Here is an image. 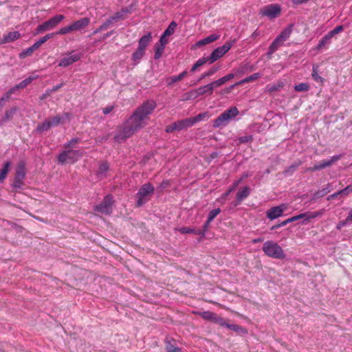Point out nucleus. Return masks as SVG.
I'll return each mask as SVG.
<instances>
[{
  "mask_svg": "<svg viewBox=\"0 0 352 352\" xmlns=\"http://www.w3.org/2000/svg\"><path fill=\"white\" fill-rule=\"evenodd\" d=\"M166 37L167 36H164V34H163L160 38L159 43H157L156 44H160V45L165 47L168 42Z\"/></svg>",
  "mask_w": 352,
  "mask_h": 352,
  "instance_id": "60",
  "label": "nucleus"
},
{
  "mask_svg": "<svg viewBox=\"0 0 352 352\" xmlns=\"http://www.w3.org/2000/svg\"><path fill=\"white\" fill-rule=\"evenodd\" d=\"M65 16L63 14H57L45 22L40 24L36 28V34H41L44 32L49 31L55 28L63 19Z\"/></svg>",
  "mask_w": 352,
  "mask_h": 352,
  "instance_id": "6",
  "label": "nucleus"
},
{
  "mask_svg": "<svg viewBox=\"0 0 352 352\" xmlns=\"http://www.w3.org/2000/svg\"><path fill=\"white\" fill-rule=\"evenodd\" d=\"M253 140V137L252 135H245V136H242V137H240L239 138V141L240 143H243V144H245V143H248V142H252Z\"/></svg>",
  "mask_w": 352,
  "mask_h": 352,
  "instance_id": "56",
  "label": "nucleus"
},
{
  "mask_svg": "<svg viewBox=\"0 0 352 352\" xmlns=\"http://www.w3.org/2000/svg\"><path fill=\"white\" fill-rule=\"evenodd\" d=\"M265 254L270 258L276 259H284L286 254L283 249L273 241H267L263 243L262 248Z\"/></svg>",
  "mask_w": 352,
  "mask_h": 352,
  "instance_id": "2",
  "label": "nucleus"
},
{
  "mask_svg": "<svg viewBox=\"0 0 352 352\" xmlns=\"http://www.w3.org/2000/svg\"><path fill=\"white\" fill-rule=\"evenodd\" d=\"M52 126L48 120H45L43 122L39 123L36 129V131L38 133H42L44 131H48Z\"/></svg>",
  "mask_w": 352,
  "mask_h": 352,
  "instance_id": "30",
  "label": "nucleus"
},
{
  "mask_svg": "<svg viewBox=\"0 0 352 352\" xmlns=\"http://www.w3.org/2000/svg\"><path fill=\"white\" fill-rule=\"evenodd\" d=\"M342 157V155H341V154L332 156L330 157V159L324 160L320 162H318L314 166H312L310 169L313 171H315V170H319L324 169L327 167H329L331 165H333L335 162L340 160Z\"/></svg>",
  "mask_w": 352,
  "mask_h": 352,
  "instance_id": "12",
  "label": "nucleus"
},
{
  "mask_svg": "<svg viewBox=\"0 0 352 352\" xmlns=\"http://www.w3.org/2000/svg\"><path fill=\"white\" fill-rule=\"evenodd\" d=\"M82 156V152L80 150L69 149L63 151L58 156V160L60 163H74Z\"/></svg>",
  "mask_w": 352,
  "mask_h": 352,
  "instance_id": "7",
  "label": "nucleus"
},
{
  "mask_svg": "<svg viewBox=\"0 0 352 352\" xmlns=\"http://www.w3.org/2000/svg\"><path fill=\"white\" fill-rule=\"evenodd\" d=\"M36 78H37V76H30V77L25 78V80H22L19 84H17L16 85L14 86L12 88L14 89V91H16V90L20 89H23L25 87H27L28 85H30Z\"/></svg>",
  "mask_w": 352,
  "mask_h": 352,
  "instance_id": "22",
  "label": "nucleus"
},
{
  "mask_svg": "<svg viewBox=\"0 0 352 352\" xmlns=\"http://www.w3.org/2000/svg\"><path fill=\"white\" fill-rule=\"evenodd\" d=\"M219 69V67H212L206 72L209 76H211L214 75Z\"/></svg>",
  "mask_w": 352,
  "mask_h": 352,
  "instance_id": "64",
  "label": "nucleus"
},
{
  "mask_svg": "<svg viewBox=\"0 0 352 352\" xmlns=\"http://www.w3.org/2000/svg\"><path fill=\"white\" fill-rule=\"evenodd\" d=\"M236 76L235 72L234 73L228 74L223 77L224 81L226 82Z\"/></svg>",
  "mask_w": 352,
  "mask_h": 352,
  "instance_id": "62",
  "label": "nucleus"
},
{
  "mask_svg": "<svg viewBox=\"0 0 352 352\" xmlns=\"http://www.w3.org/2000/svg\"><path fill=\"white\" fill-rule=\"evenodd\" d=\"M194 314L198 315L201 317L203 319L213 322L214 316L216 315L215 313L206 311H195Z\"/></svg>",
  "mask_w": 352,
  "mask_h": 352,
  "instance_id": "24",
  "label": "nucleus"
},
{
  "mask_svg": "<svg viewBox=\"0 0 352 352\" xmlns=\"http://www.w3.org/2000/svg\"><path fill=\"white\" fill-rule=\"evenodd\" d=\"M213 322L219 324L221 327H226L227 326L228 323L222 318L221 317L219 316L217 314L214 316V318L213 320Z\"/></svg>",
  "mask_w": 352,
  "mask_h": 352,
  "instance_id": "49",
  "label": "nucleus"
},
{
  "mask_svg": "<svg viewBox=\"0 0 352 352\" xmlns=\"http://www.w3.org/2000/svg\"><path fill=\"white\" fill-rule=\"evenodd\" d=\"M25 163L23 160H20L16 166V176H25Z\"/></svg>",
  "mask_w": 352,
  "mask_h": 352,
  "instance_id": "28",
  "label": "nucleus"
},
{
  "mask_svg": "<svg viewBox=\"0 0 352 352\" xmlns=\"http://www.w3.org/2000/svg\"><path fill=\"white\" fill-rule=\"evenodd\" d=\"M239 111L236 107H232L221 113L214 121L212 126L215 129L226 126L230 120L238 116Z\"/></svg>",
  "mask_w": 352,
  "mask_h": 352,
  "instance_id": "3",
  "label": "nucleus"
},
{
  "mask_svg": "<svg viewBox=\"0 0 352 352\" xmlns=\"http://www.w3.org/2000/svg\"><path fill=\"white\" fill-rule=\"evenodd\" d=\"M207 63H208L210 64V59H209L208 56L202 57V58H199L198 60H197V62L195 63L199 67Z\"/></svg>",
  "mask_w": 352,
  "mask_h": 352,
  "instance_id": "53",
  "label": "nucleus"
},
{
  "mask_svg": "<svg viewBox=\"0 0 352 352\" xmlns=\"http://www.w3.org/2000/svg\"><path fill=\"white\" fill-rule=\"evenodd\" d=\"M325 210L321 209L320 210L314 211V212H306V219L305 221H308L310 219H315L317 217H320L323 215Z\"/></svg>",
  "mask_w": 352,
  "mask_h": 352,
  "instance_id": "29",
  "label": "nucleus"
},
{
  "mask_svg": "<svg viewBox=\"0 0 352 352\" xmlns=\"http://www.w3.org/2000/svg\"><path fill=\"white\" fill-rule=\"evenodd\" d=\"M224 83H226V82L224 81L223 77L215 81L210 82L212 87H213V89L223 85Z\"/></svg>",
  "mask_w": 352,
  "mask_h": 352,
  "instance_id": "51",
  "label": "nucleus"
},
{
  "mask_svg": "<svg viewBox=\"0 0 352 352\" xmlns=\"http://www.w3.org/2000/svg\"><path fill=\"white\" fill-rule=\"evenodd\" d=\"M113 204V197L111 195H107L103 201L95 207L94 210L101 214H110L112 212Z\"/></svg>",
  "mask_w": 352,
  "mask_h": 352,
  "instance_id": "8",
  "label": "nucleus"
},
{
  "mask_svg": "<svg viewBox=\"0 0 352 352\" xmlns=\"http://www.w3.org/2000/svg\"><path fill=\"white\" fill-rule=\"evenodd\" d=\"M109 168V164L107 162H102L99 166L98 173L101 175L104 174L107 172Z\"/></svg>",
  "mask_w": 352,
  "mask_h": 352,
  "instance_id": "45",
  "label": "nucleus"
},
{
  "mask_svg": "<svg viewBox=\"0 0 352 352\" xmlns=\"http://www.w3.org/2000/svg\"><path fill=\"white\" fill-rule=\"evenodd\" d=\"M156 102L153 100L144 102L133 114L120 126L113 139L115 142L122 143L131 137L135 133L144 128L148 120V116L156 108Z\"/></svg>",
  "mask_w": 352,
  "mask_h": 352,
  "instance_id": "1",
  "label": "nucleus"
},
{
  "mask_svg": "<svg viewBox=\"0 0 352 352\" xmlns=\"http://www.w3.org/2000/svg\"><path fill=\"white\" fill-rule=\"evenodd\" d=\"M174 131H177V125L176 122H173L172 124L167 126L166 128V131L167 133H172Z\"/></svg>",
  "mask_w": 352,
  "mask_h": 352,
  "instance_id": "57",
  "label": "nucleus"
},
{
  "mask_svg": "<svg viewBox=\"0 0 352 352\" xmlns=\"http://www.w3.org/2000/svg\"><path fill=\"white\" fill-rule=\"evenodd\" d=\"M72 118V114L67 112H64L62 114L56 115V116L48 119L52 127L58 126L60 124H64L65 122L69 121Z\"/></svg>",
  "mask_w": 352,
  "mask_h": 352,
  "instance_id": "14",
  "label": "nucleus"
},
{
  "mask_svg": "<svg viewBox=\"0 0 352 352\" xmlns=\"http://www.w3.org/2000/svg\"><path fill=\"white\" fill-rule=\"evenodd\" d=\"M309 89L308 83L302 82L294 87V90L296 91H307Z\"/></svg>",
  "mask_w": 352,
  "mask_h": 352,
  "instance_id": "43",
  "label": "nucleus"
},
{
  "mask_svg": "<svg viewBox=\"0 0 352 352\" xmlns=\"http://www.w3.org/2000/svg\"><path fill=\"white\" fill-rule=\"evenodd\" d=\"M226 327L229 329L233 330L236 332H240L243 330V328L240 326L236 325V324H228Z\"/></svg>",
  "mask_w": 352,
  "mask_h": 352,
  "instance_id": "58",
  "label": "nucleus"
},
{
  "mask_svg": "<svg viewBox=\"0 0 352 352\" xmlns=\"http://www.w3.org/2000/svg\"><path fill=\"white\" fill-rule=\"evenodd\" d=\"M34 52V50L31 47H28L27 49H25V50H23V52H21L19 54V58H25L28 56H30L33 54Z\"/></svg>",
  "mask_w": 352,
  "mask_h": 352,
  "instance_id": "44",
  "label": "nucleus"
},
{
  "mask_svg": "<svg viewBox=\"0 0 352 352\" xmlns=\"http://www.w3.org/2000/svg\"><path fill=\"white\" fill-rule=\"evenodd\" d=\"M251 192V189L248 186H243L240 188L236 193V203L234 206H237L241 202L247 198Z\"/></svg>",
  "mask_w": 352,
  "mask_h": 352,
  "instance_id": "16",
  "label": "nucleus"
},
{
  "mask_svg": "<svg viewBox=\"0 0 352 352\" xmlns=\"http://www.w3.org/2000/svg\"><path fill=\"white\" fill-rule=\"evenodd\" d=\"M144 54V50L138 47L136 51L135 52H133L132 54V59L134 61H138L143 57Z\"/></svg>",
  "mask_w": 352,
  "mask_h": 352,
  "instance_id": "38",
  "label": "nucleus"
},
{
  "mask_svg": "<svg viewBox=\"0 0 352 352\" xmlns=\"http://www.w3.org/2000/svg\"><path fill=\"white\" fill-rule=\"evenodd\" d=\"M285 208V205L272 207L266 212V216L271 220L275 219L283 215Z\"/></svg>",
  "mask_w": 352,
  "mask_h": 352,
  "instance_id": "15",
  "label": "nucleus"
},
{
  "mask_svg": "<svg viewBox=\"0 0 352 352\" xmlns=\"http://www.w3.org/2000/svg\"><path fill=\"white\" fill-rule=\"evenodd\" d=\"M351 192H352V187H351V186H348L345 188H344V189H342L341 190H339V193H340V197H346V196H347Z\"/></svg>",
  "mask_w": 352,
  "mask_h": 352,
  "instance_id": "50",
  "label": "nucleus"
},
{
  "mask_svg": "<svg viewBox=\"0 0 352 352\" xmlns=\"http://www.w3.org/2000/svg\"><path fill=\"white\" fill-rule=\"evenodd\" d=\"M177 24L175 21H172L168 27L165 30L164 32V36H168L173 34L175 30V28L177 27Z\"/></svg>",
  "mask_w": 352,
  "mask_h": 352,
  "instance_id": "37",
  "label": "nucleus"
},
{
  "mask_svg": "<svg viewBox=\"0 0 352 352\" xmlns=\"http://www.w3.org/2000/svg\"><path fill=\"white\" fill-rule=\"evenodd\" d=\"M58 34L56 32L47 34L45 36L41 37L39 41L42 44L45 43L48 39L53 38L55 35Z\"/></svg>",
  "mask_w": 352,
  "mask_h": 352,
  "instance_id": "52",
  "label": "nucleus"
},
{
  "mask_svg": "<svg viewBox=\"0 0 352 352\" xmlns=\"http://www.w3.org/2000/svg\"><path fill=\"white\" fill-rule=\"evenodd\" d=\"M261 76V74L260 73H254L245 78H243V80L239 81L236 82V85H243L245 83H248V82H252V81H255L258 78H259Z\"/></svg>",
  "mask_w": 352,
  "mask_h": 352,
  "instance_id": "32",
  "label": "nucleus"
},
{
  "mask_svg": "<svg viewBox=\"0 0 352 352\" xmlns=\"http://www.w3.org/2000/svg\"><path fill=\"white\" fill-rule=\"evenodd\" d=\"M283 85L284 84L283 82H278L277 83L267 85L265 87V91L271 94L272 92L278 91L280 88L283 87Z\"/></svg>",
  "mask_w": 352,
  "mask_h": 352,
  "instance_id": "33",
  "label": "nucleus"
},
{
  "mask_svg": "<svg viewBox=\"0 0 352 352\" xmlns=\"http://www.w3.org/2000/svg\"><path fill=\"white\" fill-rule=\"evenodd\" d=\"M129 12V10L128 8H122L120 12H116L113 16L110 17V19L113 23L114 21L124 19V14L128 13Z\"/></svg>",
  "mask_w": 352,
  "mask_h": 352,
  "instance_id": "35",
  "label": "nucleus"
},
{
  "mask_svg": "<svg viewBox=\"0 0 352 352\" xmlns=\"http://www.w3.org/2000/svg\"><path fill=\"white\" fill-rule=\"evenodd\" d=\"M318 71L319 65L317 64H314L312 65L311 77L316 82L322 84L324 81V79L318 74Z\"/></svg>",
  "mask_w": 352,
  "mask_h": 352,
  "instance_id": "23",
  "label": "nucleus"
},
{
  "mask_svg": "<svg viewBox=\"0 0 352 352\" xmlns=\"http://www.w3.org/2000/svg\"><path fill=\"white\" fill-rule=\"evenodd\" d=\"M235 39L226 42L224 45L221 47L216 48L208 56L210 59V64L213 63L217 60L222 57L226 53H227L233 44L235 43Z\"/></svg>",
  "mask_w": 352,
  "mask_h": 352,
  "instance_id": "9",
  "label": "nucleus"
},
{
  "mask_svg": "<svg viewBox=\"0 0 352 352\" xmlns=\"http://www.w3.org/2000/svg\"><path fill=\"white\" fill-rule=\"evenodd\" d=\"M113 23V21L112 20H111V19H108L104 23H103L102 25H101V27L103 29V30H105L107 29H108L109 28V26Z\"/></svg>",
  "mask_w": 352,
  "mask_h": 352,
  "instance_id": "61",
  "label": "nucleus"
},
{
  "mask_svg": "<svg viewBox=\"0 0 352 352\" xmlns=\"http://www.w3.org/2000/svg\"><path fill=\"white\" fill-rule=\"evenodd\" d=\"M220 212V208H216L211 210L208 216V221H212Z\"/></svg>",
  "mask_w": 352,
  "mask_h": 352,
  "instance_id": "48",
  "label": "nucleus"
},
{
  "mask_svg": "<svg viewBox=\"0 0 352 352\" xmlns=\"http://www.w3.org/2000/svg\"><path fill=\"white\" fill-rule=\"evenodd\" d=\"M281 12V8L278 4H270L261 9L260 14L270 19L278 17Z\"/></svg>",
  "mask_w": 352,
  "mask_h": 352,
  "instance_id": "11",
  "label": "nucleus"
},
{
  "mask_svg": "<svg viewBox=\"0 0 352 352\" xmlns=\"http://www.w3.org/2000/svg\"><path fill=\"white\" fill-rule=\"evenodd\" d=\"M219 36H220L217 35V34H210V36L199 41L197 43V45L200 47V46L212 43V42L215 41L216 40H217L219 38Z\"/></svg>",
  "mask_w": 352,
  "mask_h": 352,
  "instance_id": "26",
  "label": "nucleus"
},
{
  "mask_svg": "<svg viewBox=\"0 0 352 352\" xmlns=\"http://www.w3.org/2000/svg\"><path fill=\"white\" fill-rule=\"evenodd\" d=\"M254 70V66L249 63L241 65L238 68L233 70L235 72L236 76H241L245 74Z\"/></svg>",
  "mask_w": 352,
  "mask_h": 352,
  "instance_id": "17",
  "label": "nucleus"
},
{
  "mask_svg": "<svg viewBox=\"0 0 352 352\" xmlns=\"http://www.w3.org/2000/svg\"><path fill=\"white\" fill-rule=\"evenodd\" d=\"M332 38V37L330 36V34L328 33L327 34H326L324 37H322L318 45H317V49L318 50H320V49H322L323 47H324L327 44H329L330 43V41L331 39Z\"/></svg>",
  "mask_w": 352,
  "mask_h": 352,
  "instance_id": "36",
  "label": "nucleus"
},
{
  "mask_svg": "<svg viewBox=\"0 0 352 352\" xmlns=\"http://www.w3.org/2000/svg\"><path fill=\"white\" fill-rule=\"evenodd\" d=\"M15 91L12 88L10 89L1 98H0V104L1 106L3 105L4 102L7 101L10 99V96L14 93Z\"/></svg>",
  "mask_w": 352,
  "mask_h": 352,
  "instance_id": "42",
  "label": "nucleus"
},
{
  "mask_svg": "<svg viewBox=\"0 0 352 352\" xmlns=\"http://www.w3.org/2000/svg\"><path fill=\"white\" fill-rule=\"evenodd\" d=\"M154 193V187L151 184H145L139 189L136 197V206L140 207L150 200Z\"/></svg>",
  "mask_w": 352,
  "mask_h": 352,
  "instance_id": "4",
  "label": "nucleus"
},
{
  "mask_svg": "<svg viewBox=\"0 0 352 352\" xmlns=\"http://www.w3.org/2000/svg\"><path fill=\"white\" fill-rule=\"evenodd\" d=\"M187 74V71H184L178 76H173L169 78V82H168V85H172L175 82H179L182 80Z\"/></svg>",
  "mask_w": 352,
  "mask_h": 352,
  "instance_id": "34",
  "label": "nucleus"
},
{
  "mask_svg": "<svg viewBox=\"0 0 352 352\" xmlns=\"http://www.w3.org/2000/svg\"><path fill=\"white\" fill-rule=\"evenodd\" d=\"M283 44L280 40L276 38L269 47L268 55H272Z\"/></svg>",
  "mask_w": 352,
  "mask_h": 352,
  "instance_id": "31",
  "label": "nucleus"
},
{
  "mask_svg": "<svg viewBox=\"0 0 352 352\" xmlns=\"http://www.w3.org/2000/svg\"><path fill=\"white\" fill-rule=\"evenodd\" d=\"M79 140L78 138H73L69 142L64 145L65 148H69L72 147L75 144L78 143Z\"/></svg>",
  "mask_w": 352,
  "mask_h": 352,
  "instance_id": "59",
  "label": "nucleus"
},
{
  "mask_svg": "<svg viewBox=\"0 0 352 352\" xmlns=\"http://www.w3.org/2000/svg\"><path fill=\"white\" fill-rule=\"evenodd\" d=\"M90 19L87 17L81 18L67 26L61 28L57 34H67L73 32L81 31L89 25Z\"/></svg>",
  "mask_w": 352,
  "mask_h": 352,
  "instance_id": "5",
  "label": "nucleus"
},
{
  "mask_svg": "<svg viewBox=\"0 0 352 352\" xmlns=\"http://www.w3.org/2000/svg\"><path fill=\"white\" fill-rule=\"evenodd\" d=\"M209 117L208 112L206 111L201 113L198 114L197 116L195 117H192V120L193 122V124L200 122L206 118H208Z\"/></svg>",
  "mask_w": 352,
  "mask_h": 352,
  "instance_id": "39",
  "label": "nucleus"
},
{
  "mask_svg": "<svg viewBox=\"0 0 352 352\" xmlns=\"http://www.w3.org/2000/svg\"><path fill=\"white\" fill-rule=\"evenodd\" d=\"M349 222L351 221L349 220H347L346 217V219H344V221H341L338 223L336 228L338 230H340L342 227L345 226Z\"/></svg>",
  "mask_w": 352,
  "mask_h": 352,
  "instance_id": "63",
  "label": "nucleus"
},
{
  "mask_svg": "<svg viewBox=\"0 0 352 352\" xmlns=\"http://www.w3.org/2000/svg\"><path fill=\"white\" fill-rule=\"evenodd\" d=\"M15 112L16 109H11L10 110L6 111L5 115L2 118L1 122L3 123L10 120L12 118L13 115L15 113Z\"/></svg>",
  "mask_w": 352,
  "mask_h": 352,
  "instance_id": "41",
  "label": "nucleus"
},
{
  "mask_svg": "<svg viewBox=\"0 0 352 352\" xmlns=\"http://www.w3.org/2000/svg\"><path fill=\"white\" fill-rule=\"evenodd\" d=\"M152 40V35L151 32L142 36L138 41V47L145 50L147 45L150 43Z\"/></svg>",
  "mask_w": 352,
  "mask_h": 352,
  "instance_id": "21",
  "label": "nucleus"
},
{
  "mask_svg": "<svg viewBox=\"0 0 352 352\" xmlns=\"http://www.w3.org/2000/svg\"><path fill=\"white\" fill-rule=\"evenodd\" d=\"M240 181H241V180H238V181L235 182L233 184V185H232L230 188H229V189H228V190L225 193H223V194L222 195V197H221V199H226V197L230 195V193L232 191H233V190L235 189V188L239 185V184Z\"/></svg>",
  "mask_w": 352,
  "mask_h": 352,
  "instance_id": "47",
  "label": "nucleus"
},
{
  "mask_svg": "<svg viewBox=\"0 0 352 352\" xmlns=\"http://www.w3.org/2000/svg\"><path fill=\"white\" fill-rule=\"evenodd\" d=\"M329 192V190H326L324 188H323L321 190H318L315 192L314 197L316 198L321 197L327 195Z\"/></svg>",
  "mask_w": 352,
  "mask_h": 352,
  "instance_id": "55",
  "label": "nucleus"
},
{
  "mask_svg": "<svg viewBox=\"0 0 352 352\" xmlns=\"http://www.w3.org/2000/svg\"><path fill=\"white\" fill-rule=\"evenodd\" d=\"M292 25H290L283 30L280 34L276 37L278 40L280 41L283 43L290 36L292 32Z\"/></svg>",
  "mask_w": 352,
  "mask_h": 352,
  "instance_id": "27",
  "label": "nucleus"
},
{
  "mask_svg": "<svg viewBox=\"0 0 352 352\" xmlns=\"http://www.w3.org/2000/svg\"><path fill=\"white\" fill-rule=\"evenodd\" d=\"M213 87L211 84H207L204 86H201L196 89H193L186 93L185 95L186 96V100L195 99L198 98L200 96H203L205 94L212 95L213 93Z\"/></svg>",
  "mask_w": 352,
  "mask_h": 352,
  "instance_id": "10",
  "label": "nucleus"
},
{
  "mask_svg": "<svg viewBox=\"0 0 352 352\" xmlns=\"http://www.w3.org/2000/svg\"><path fill=\"white\" fill-rule=\"evenodd\" d=\"M176 123L177 125V131H182L194 125L192 118L176 121Z\"/></svg>",
  "mask_w": 352,
  "mask_h": 352,
  "instance_id": "20",
  "label": "nucleus"
},
{
  "mask_svg": "<svg viewBox=\"0 0 352 352\" xmlns=\"http://www.w3.org/2000/svg\"><path fill=\"white\" fill-rule=\"evenodd\" d=\"M165 344L167 352H183L182 349L175 344V341L173 339L166 338Z\"/></svg>",
  "mask_w": 352,
  "mask_h": 352,
  "instance_id": "19",
  "label": "nucleus"
},
{
  "mask_svg": "<svg viewBox=\"0 0 352 352\" xmlns=\"http://www.w3.org/2000/svg\"><path fill=\"white\" fill-rule=\"evenodd\" d=\"M343 26L342 25H338L336 26L333 30H331L329 32H328L331 37H333L334 35L340 33L343 30Z\"/></svg>",
  "mask_w": 352,
  "mask_h": 352,
  "instance_id": "54",
  "label": "nucleus"
},
{
  "mask_svg": "<svg viewBox=\"0 0 352 352\" xmlns=\"http://www.w3.org/2000/svg\"><path fill=\"white\" fill-rule=\"evenodd\" d=\"M21 37V34L17 31L10 32L4 34L2 38L1 43H7L13 42Z\"/></svg>",
  "mask_w": 352,
  "mask_h": 352,
  "instance_id": "18",
  "label": "nucleus"
},
{
  "mask_svg": "<svg viewBox=\"0 0 352 352\" xmlns=\"http://www.w3.org/2000/svg\"><path fill=\"white\" fill-rule=\"evenodd\" d=\"M10 162H6L4 163L3 168L0 171V176H6L10 170Z\"/></svg>",
  "mask_w": 352,
  "mask_h": 352,
  "instance_id": "46",
  "label": "nucleus"
},
{
  "mask_svg": "<svg viewBox=\"0 0 352 352\" xmlns=\"http://www.w3.org/2000/svg\"><path fill=\"white\" fill-rule=\"evenodd\" d=\"M175 230L182 234H195L197 235H204V232H201L200 230H195L190 227H182L179 228H176Z\"/></svg>",
  "mask_w": 352,
  "mask_h": 352,
  "instance_id": "25",
  "label": "nucleus"
},
{
  "mask_svg": "<svg viewBox=\"0 0 352 352\" xmlns=\"http://www.w3.org/2000/svg\"><path fill=\"white\" fill-rule=\"evenodd\" d=\"M165 47L160 45V44L155 45V55L154 57L155 59H159L164 50Z\"/></svg>",
  "mask_w": 352,
  "mask_h": 352,
  "instance_id": "40",
  "label": "nucleus"
},
{
  "mask_svg": "<svg viewBox=\"0 0 352 352\" xmlns=\"http://www.w3.org/2000/svg\"><path fill=\"white\" fill-rule=\"evenodd\" d=\"M81 58V54L80 53H74V52H72L67 54V56L62 58L59 63L58 66L62 67H66L75 62L79 60Z\"/></svg>",
  "mask_w": 352,
  "mask_h": 352,
  "instance_id": "13",
  "label": "nucleus"
}]
</instances>
